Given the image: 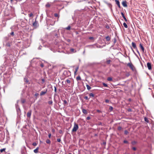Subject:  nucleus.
Here are the masks:
<instances>
[{"label": "nucleus", "instance_id": "obj_1", "mask_svg": "<svg viewBox=\"0 0 154 154\" xmlns=\"http://www.w3.org/2000/svg\"><path fill=\"white\" fill-rule=\"evenodd\" d=\"M79 128V126L75 122L74 123V127L72 130V132H76Z\"/></svg>", "mask_w": 154, "mask_h": 154}, {"label": "nucleus", "instance_id": "obj_2", "mask_svg": "<svg viewBox=\"0 0 154 154\" xmlns=\"http://www.w3.org/2000/svg\"><path fill=\"white\" fill-rule=\"evenodd\" d=\"M131 44H132V46L133 47V48L134 49H135L136 50L137 53L139 54V55H140V53L138 50V49L136 46V44L134 42H132Z\"/></svg>", "mask_w": 154, "mask_h": 154}, {"label": "nucleus", "instance_id": "obj_3", "mask_svg": "<svg viewBox=\"0 0 154 154\" xmlns=\"http://www.w3.org/2000/svg\"><path fill=\"white\" fill-rule=\"evenodd\" d=\"M36 18L37 17H36L35 18V21L32 24L33 26H34L35 28L37 27L38 26V22L36 21Z\"/></svg>", "mask_w": 154, "mask_h": 154}, {"label": "nucleus", "instance_id": "obj_4", "mask_svg": "<svg viewBox=\"0 0 154 154\" xmlns=\"http://www.w3.org/2000/svg\"><path fill=\"white\" fill-rule=\"evenodd\" d=\"M127 65L129 66L133 71L134 70V66L132 64L128 63Z\"/></svg>", "mask_w": 154, "mask_h": 154}, {"label": "nucleus", "instance_id": "obj_5", "mask_svg": "<svg viewBox=\"0 0 154 154\" xmlns=\"http://www.w3.org/2000/svg\"><path fill=\"white\" fill-rule=\"evenodd\" d=\"M147 66L149 70H151L152 69V66L151 63L148 62L147 63Z\"/></svg>", "mask_w": 154, "mask_h": 154}, {"label": "nucleus", "instance_id": "obj_6", "mask_svg": "<svg viewBox=\"0 0 154 154\" xmlns=\"http://www.w3.org/2000/svg\"><path fill=\"white\" fill-rule=\"evenodd\" d=\"M32 113V110H29L26 114L28 118H30Z\"/></svg>", "mask_w": 154, "mask_h": 154}, {"label": "nucleus", "instance_id": "obj_7", "mask_svg": "<svg viewBox=\"0 0 154 154\" xmlns=\"http://www.w3.org/2000/svg\"><path fill=\"white\" fill-rule=\"evenodd\" d=\"M96 44H94L93 45H88L86 46V47H88L89 48H96L95 46Z\"/></svg>", "mask_w": 154, "mask_h": 154}, {"label": "nucleus", "instance_id": "obj_8", "mask_svg": "<svg viewBox=\"0 0 154 154\" xmlns=\"http://www.w3.org/2000/svg\"><path fill=\"white\" fill-rule=\"evenodd\" d=\"M122 4L124 7H127L126 1H123L122 2Z\"/></svg>", "mask_w": 154, "mask_h": 154}, {"label": "nucleus", "instance_id": "obj_9", "mask_svg": "<svg viewBox=\"0 0 154 154\" xmlns=\"http://www.w3.org/2000/svg\"><path fill=\"white\" fill-rule=\"evenodd\" d=\"M139 47H140V49L142 50V52H144V47H143V46H142L141 44L140 43L139 44Z\"/></svg>", "mask_w": 154, "mask_h": 154}, {"label": "nucleus", "instance_id": "obj_10", "mask_svg": "<svg viewBox=\"0 0 154 154\" xmlns=\"http://www.w3.org/2000/svg\"><path fill=\"white\" fill-rule=\"evenodd\" d=\"M115 2L116 3V5H118V7L119 8H120L121 7H120V2H119V1L118 0H115Z\"/></svg>", "mask_w": 154, "mask_h": 154}, {"label": "nucleus", "instance_id": "obj_11", "mask_svg": "<svg viewBox=\"0 0 154 154\" xmlns=\"http://www.w3.org/2000/svg\"><path fill=\"white\" fill-rule=\"evenodd\" d=\"M47 92V91H42L40 93V95L42 96L45 94Z\"/></svg>", "mask_w": 154, "mask_h": 154}, {"label": "nucleus", "instance_id": "obj_12", "mask_svg": "<svg viewBox=\"0 0 154 154\" xmlns=\"http://www.w3.org/2000/svg\"><path fill=\"white\" fill-rule=\"evenodd\" d=\"M17 111L18 113H20V110L19 107L16 106Z\"/></svg>", "mask_w": 154, "mask_h": 154}, {"label": "nucleus", "instance_id": "obj_13", "mask_svg": "<svg viewBox=\"0 0 154 154\" xmlns=\"http://www.w3.org/2000/svg\"><path fill=\"white\" fill-rule=\"evenodd\" d=\"M106 3L107 4V6L110 8V9H111L112 8V5H111V4L110 3H108L107 2H106Z\"/></svg>", "mask_w": 154, "mask_h": 154}, {"label": "nucleus", "instance_id": "obj_14", "mask_svg": "<svg viewBox=\"0 0 154 154\" xmlns=\"http://www.w3.org/2000/svg\"><path fill=\"white\" fill-rule=\"evenodd\" d=\"M63 105L64 106H66L68 104L67 102V101L66 100H63Z\"/></svg>", "mask_w": 154, "mask_h": 154}, {"label": "nucleus", "instance_id": "obj_15", "mask_svg": "<svg viewBox=\"0 0 154 154\" xmlns=\"http://www.w3.org/2000/svg\"><path fill=\"white\" fill-rule=\"evenodd\" d=\"M82 112L85 114H87V112L86 109H82Z\"/></svg>", "mask_w": 154, "mask_h": 154}, {"label": "nucleus", "instance_id": "obj_16", "mask_svg": "<svg viewBox=\"0 0 154 154\" xmlns=\"http://www.w3.org/2000/svg\"><path fill=\"white\" fill-rule=\"evenodd\" d=\"M39 149V147H37L36 149L34 150V152L35 153H37L38 152V149Z\"/></svg>", "mask_w": 154, "mask_h": 154}, {"label": "nucleus", "instance_id": "obj_17", "mask_svg": "<svg viewBox=\"0 0 154 154\" xmlns=\"http://www.w3.org/2000/svg\"><path fill=\"white\" fill-rule=\"evenodd\" d=\"M79 69V67L78 66L76 67L75 69V71L74 72V74L75 75L76 74V72H77L78 69Z\"/></svg>", "mask_w": 154, "mask_h": 154}, {"label": "nucleus", "instance_id": "obj_18", "mask_svg": "<svg viewBox=\"0 0 154 154\" xmlns=\"http://www.w3.org/2000/svg\"><path fill=\"white\" fill-rule=\"evenodd\" d=\"M76 80H77V81H78V80H81V77H80V76L79 75L76 78Z\"/></svg>", "mask_w": 154, "mask_h": 154}, {"label": "nucleus", "instance_id": "obj_19", "mask_svg": "<svg viewBox=\"0 0 154 154\" xmlns=\"http://www.w3.org/2000/svg\"><path fill=\"white\" fill-rule=\"evenodd\" d=\"M70 51L72 52H75L76 51L73 48H71L70 49Z\"/></svg>", "mask_w": 154, "mask_h": 154}, {"label": "nucleus", "instance_id": "obj_20", "mask_svg": "<svg viewBox=\"0 0 154 154\" xmlns=\"http://www.w3.org/2000/svg\"><path fill=\"white\" fill-rule=\"evenodd\" d=\"M95 47H96V48H101V46L100 45H98L97 44H96V46H95Z\"/></svg>", "mask_w": 154, "mask_h": 154}, {"label": "nucleus", "instance_id": "obj_21", "mask_svg": "<svg viewBox=\"0 0 154 154\" xmlns=\"http://www.w3.org/2000/svg\"><path fill=\"white\" fill-rule=\"evenodd\" d=\"M86 87L88 90H89L91 89V87L88 85H86Z\"/></svg>", "mask_w": 154, "mask_h": 154}, {"label": "nucleus", "instance_id": "obj_22", "mask_svg": "<svg viewBox=\"0 0 154 154\" xmlns=\"http://www.w3.org/2000/svg\"><path fill=\"white\" fill-rule=\"evenodd\" d=\"M123 26L125 28H127L128 26L127 24L125 23H124L123 24Z\"/></svg>", "mask_w": 154, "mask_h": 154}, {"label": "nucleus", "instance_id": "obj_23", "mask_svg": "<svg viewBox=\"0 0 154 154\" xmlns=\"http://www.w3.org/2000/svg\"><path fill=\"white\" fill-rule=\"evenodd\" d=\"M106 40L107 41H109L110 40V37L109 36H107L106 37Z\"/></svg>", "mask_w": 154, "mask_h": 154}, {"label": "nucleus", "instance_id": "obj_24", "mask_svg": "<svg viewBox=\"0 0 154 154\" xmlns=\"http://www.w3.org/2000/svg\"><path fill=\"white\" fill-rule=\"evenodd\" d=\"M107 80L108 81H112V78L111 77L108 78Z\"/></svg>", "mask_w": 154, "mask_h": 154}, {"label": "nucleus", "instance_id": "obj_25", "mask_svg": "<svg viewBox=\"0 0 154 154\" xmlns=\"http://www.w3.org/2000/svg\"><path fill=\"white\" fill-rule=\"evenodd\" d=\"M66 82L68 84H70V80L69 79H67L66 81Z\"/></svg>", "mask_w": 154, "mask_h": 154}, {"label": "nucleus", "instance_id": "obj_26", "mask_svg": "<svg viewBox=\"0 0 154 154\" xmlns=\"http://www.w3.org/2000/svg\"><path fill=\"white\" fill-rule=\"evenodd\" d=\"M46 143H48V144H50L51 143V141L49 139L47 140H46Z\"/></svg>", "mask_w": 154, "mask_h": 154}, {"label": "nucleus", "instance_id": "obj_27", "mask_svg": "<svg viewBox=\"0 0 154 154\" xmlns=\"http://www.w3.org/2000/svg\"><path fill=\"white\" fill-rule=\"evenodd\" d=\"M71 27L69 26H68L67 27L65 28V29L67 30H69L70 29Z\"/></svg>", "mask_w": 154, "mask_h": 154}, {"label": "nucleus", "instance_id": "obj_28", "mask_svg": "<svg viewBox=\"0 0 154 154\" xmlns=\"http://www.w3.org/2000/svg\"><path fill=\"white\" fill-rule=\"evenodd\" d=\"M48 103L50 105H52L53 103V101L52 100L49 101L48 102Z\"/></svg>", "mask_w": 154, "mask_h": 154}, {"label": "nucleus", "instance_id": "obj_29", "mask_svg": "<svg viewBox=\"0 0 154 154\" xmlns=\"http://www.w3.org/2000/svg\"><path fill=\"white\" fill-rule=\"evenodd\" d=\"M113 108L112 106H110L109 109V110L110 111H112L113 110Z\"/></svg>", "mask_w": 154, "mask_h": 154}, {"label": "nucleus", "instance_id": "obj_30", "mask_svg": "<svg viewBox=\"0 0 154 154\" xmlns=\"http://www.w3.org/2000/svg\"><path fill=\"white\" fill-rule=\"evenodd\" d=\"M45 6L46 7H49L50 6V5L49 3H48L46 4Z\"/></svg>", "mask_w": 154, "mask_h": 154}, {"label": "nucleus", "instance_id": "obj_31", "mask_svg": "<svg viewBox=\"0 0 154 154\" xmlns=\"http://www.w3.org/2000/svg\"><path fill=\"white\" fill-rule=\"evenodd\" d=\"M89 95L90 96L92 97H94V94L92 93H90L89 94Z\"/></svg>", "mask_w": 154, "mask_h": 154}, {"label": "nucleus", "instance_id": "obj_32", "mask_svg": "<svg viewBox=\"0 0 154 154\" xmlns=\"http://www.w3.org/2000/svg\"><path fill=\"white\" fill-rule=\"evenodd\" d=\"M128 133V131L127 130H125V131H124V134H125L127 135V134Z\"/></svg>", "mask_w": 154, "mask_h": 154}, {"label": "nucleus", "instance_id": "obj_33", "mask_svg": "<svg viewBox=\"0 0 154 154\" xmlns=\"http://www.w3.org/2000/svg\"><path fill=\"white\" fill-rule=\"evenodd\" d=\"M103 85L105 87H108L107 85L105 83H103Z\"/></svg>", "mask_w": 154, "mask_h": 154}, {"label": "nucleus", "instance_id": "obj_34", "mask_svg": "<svg viewBox=\"0 0 154 154\" xmlns=\"http://www.w3.org/2000/svg\"><path fill=\"white\" fill-rule=\"evenodd\" d=\"M5 148H3L2 149H1L0 150V151L1 152H2L3 151H5Z\"/></svg>", "mask_w": 154, "mask_h": 154}, {"label": "nucleus", "instance_id": "obj_35", "mask_svg": "<svg viewBox=\"0 0 154 154\" xmlns=\"http://www.w3.org/2000/svg\"><path fill=\"white\" fill-rule=\"evenodd\" d=\"M133 145H134L136 143V142L135 141H133L131 143Z\"/></svg>", "mask_w": 154, "mask_h": 154}, {"label": "nucleus", "instance_id": "obj_36", "mask_svg": "<svg viewBox=\"0 0 154 154\" xmlns=\"http://www.w3.org/2000/svg\"><path fill=\"white\" fill-rule=\"evenodd\" d=\"M54 15L55 16V17H59V16H58V14H57V13H55L54 14Z\"/></svg>", "mask_w": 154, "mask_h": 154}, {"label": "nucleus", "instance_id": "obj_37", "mask_svg": "<svg viewBox=\"0 0 154 154\" xmlns=\"http://www.w3.org/2000/svg\"><path fill=\"white\" fill-rule=\"evenodd\" d=\"M24 81L25 82H26V83H28V82H29V81L28 80H27V79H26V78H24Z\"/></svg>", "mask_w": 154, "mask_h": 154}, {"label": "nucleus", "instance_id": "obj_38", "mask_svg": "<svg viewBox=\"0 0 154 154\" xmlns=\"http://www.w3.org/2000/svg\"><path fill=\"white\" fill-rule=\"evenodd\" d=\"M28 15L29 17H31L33 15V14L32 13H31L30 14H29Z\"/></svg>", "mask_w": 154, "mask_h": 154}, {"label": "nucleus", "instance_id": "obj_39", "mask_svg": "<svg viewBox=\"0 0 154 154\" xmlns=\"http://www.w3.org/2000/svg\"><path fill=\"white\" fill-rule=\"evenodd\" d=\"M111 62L110 60H108L106 61V63L108 64H109Z\"/></svg>", "mask_w": 154, "mask_h": 154}, {"label": "nucleus", "instance_id": "obj_40", "mask_svg": "<svg viewBox=\"0 0 154 154\" xmlns=\"http://www.w3.org/2000/svg\"><path fill=\"white\" fill-rule=\"evenodd\" d=\"M84 98L86 100H88L89 99V98H88V97L87 96H85L84 97Z\"/></svg>", "mask_w": 154, "mask_h": 154}, {"label": "nucleus", "instance_id": "obj_41", "mask_svg": "<svg viewBox=\"0 0 154 154\" xmlns=\"http://www.w3.org/2000/svg\"><path fill=\"white\" fill-rule=\"evenodd\" d=\"M37 145V143L35 142H34L33 143L32 145L33 146H36Z\"/></svg>", "mask_w": 154, "mask_h": 154}, {"label": "nucleus", "instance_id": "obj_42", "mask_svg": "<svg viewBox=\"0 0 154 154\" xmlns=\"http://www.w3.org/2000/svg\"><path fill=\"white\" fill-rule=\"evenodd\" d=\"M89 39L90 40H93L94 39V38L93 37H90L89 38Z\"/></svg>", "mask_w": 154, "mask_h": 154}, {"label": "nucleus", "instance_id": "obj_43", "mask_svg": "<svg viewBox=\"0 0 154 154\" xmlns=\"http://www.w3.org/2000/svg\"><path fill=\"white\" fill-rule=\"evenodd\" d=\"M122 129V127L121 126H119L118 127V129L119 130H121Z\"/></svg>", "mask_w": 154, "mask_h": 154}, {"label": "nucleus", "instance_id": "obj_44", "mask_svg": "<svg viewBox=\"0 0 154 154\" xmlns=\"http://www.w3.org/2000/svg\"><path fill=\"white\" fill-rule=\"evenodd\" d=\"M106 29H109V25H107L106 26Z\"/></svg>", "mask_w": 154, "mask_h": 154}, {"label": "nucleus", "instance_id": "obj_45", "mask_svg": "<svg viewBox=\"0 0 154 154\" xmlns=\"http://www.w3.org/2000/svg\"><path fill=\"white\" fill-rule=\"evenodd\" d=\"M121 14L122 17H125L124 14L123 12H121Z\"/></svg>", "mask_w": 154, "mask_h": 154}, {"label": "nucleus", "instance_id": "obj_46", "mask_svg": "<svg viewBox=\"0 0 154 154\" xmlns=\"http://www.w3.org/2000/svg\"><path fill=\"white\" fill-rule=\"evenodd\" d=\"M105 102L106 103H108L109 102V100H108V99H106V100H105Z\"/></svg>", "mask_w": 154, "mask_h": 154}, {"label": "nucleus", "instance_id": "obj_47", "mask_svg": "<svg viewBox=\"0 0 154 154\" xmlns=\"http://www.w3.org/2000/svg\"><path fill=\"white\" fill-rule=\"evenodd\" d=\"M25 101H26L24 99L23 100H21V102L22 103H25Z\"/></svg>", "mask_w": 154, "mask_h": 154}, {"label": "nucleus", "instance_id": "obj_48", "mask_svg": "<svg viewBox=\"0 0 154 154\" xmlns=\"http://www.w3.org/2000/svg\"><path fill=\"white\" fill-rule=\"evenodd\" d=\"M123 142H124V143H128V141L126 140H124L123 141Z\"/></svg>", "mask_w": 154, "mask_h": 154}, {"label": "nucleus", "instance_id": "obj_49", "mask_svg": "<svg viewBox=\"0 0 154 154\" xmlns=\"http://www.w3.org/2000/svg\"><path fill=\"white\" fill-rule=\"evenodd\" d=\"M144 119H145V121L146 122H148V119L147 118H144Z\"/></svg>", "mask_w": 154, "mask_h": 154}, {"label": "nucleus", "instance_id": "obj_50", "mask_svg": "<svg viewBox=\"0 0 154 154\" xmlns=\"http://www.w3.org/2000/svg\"><path fill=\"white\" fill-rule=\"evenodd\" d=\"M57 142H60L61 141V140L59 138V139H57Z\"/></svg>", "mask_w": 154, "mask_h": 154}, {"label": "nucleus", "instance_id": "obj_51", "mask_svg": "<svg viewBox=\"0 0 154 154\" xmlns=\"http://www.w3.org/2000/svg\"><path fill=\"white\" fill-rule=\"evenodd\" d=\"M132 51H133V53H134V54L135 55H136L137 57H138V56H137V55L136 54V53H135V52H134V50H133V49H132Z\"/></svg>", "mask_w": 154, "mask_h": 154}, {"label": "nucleus", "instance_id": "obj_52", "mask_svg": "<svg viewBox=\"0 0 154 154\" xmlns=\"http://www.w3.org/2000/svg\"><path fill=\"white\" fill-rule=\"evenodd\" d=\"M90 118H90V117H89V116H88V117H87L86 119H87V120H89V119H90Z\"/></svg>", "mask_w": 154, "mask_h": 154}, {"label": "nucleus", "instance_id": "obj_53", "mask_svg": "<svg viewBox=\"0 0 154 154\" xmlns=\"http://www.w3.org/2000/svg\"><path fill=\"white\" fill-rule=\"evenodd\" d=\"M132 149L134 151H135L136 150V148L135 147H133L132 148Z\"/></svg>", "mask_w": 154, "mask_h": 154}, {"label": "nucleus", "instance_id": "obj_54", "mask_svg": "<svg viewBox=\"0 0 154 154\" xmlns=\"http://www.w3.org/2000/svg\"><path fill=\"white\" fill-rule=\"evenodd\" d=\"M123 18L124 19V20H125V21L126 22H127V20L126 18V17H125Z\"/></svg>", "mask_w": 154, "mask_h": 154}, {"label": "nucleus", "instance_id": "obj_55", "mask_svg": "<svg viewBox=\"0 0 154 154\" xmlns=\"http://www.w3.org/2000/svg\"><path fill=\"white\" fill-rule=\"evenodd\" d=\"M54 92H56V91H57V88H56L55 86L54 87Z\"/></svg>", "mask_w": 154, "mask_h": 154}, {"label": "nucleus", "instance_id": "obj_56", "mask_svg": "<svg viewBox=\"0 0 154 154\" xmlns=\"http://www.w3.org/2000/svg\"><path fill=\"white\" fill-rule=\"evenodd\" d=\"M11 35H14V32H12L11 33Z\"/></svg>", "mask_w": 154, "mask_h": 154}, {"label": "nucleus", "instance_id": "obj_57", "mask_svg": "<svg viewBox=\"0 0 154 154\" xmlns=\"http://www.w3.org/2000/svg\"><path fill=\"white\" fill-rule=\"evenodd\" d=\"M38 93H36L35 94V95L36 96H38Z\"/></svg>", "mask_w": 154, "mask_h": 154}, {"label": "nucleus", "instance_id": "obj_58", "mask_svg": "<svg viewBox=\"0 0 154 154\" xmlns=\"http://www.w3.org/2000/svg\"><path fill=\"white\" fill-rule=\"evenodd\" d=\"M42 47L41 46H39L38 48V49H39V50H40L41 49V47Z\"/></svg>", "mask_w": 154, "mask_h": 154}, {"label": "nucleus", "instance_id": "obj_59", "mask_svg": "<svg viewBox=\"0 0 154 154\" xmlns=\"http://www.w3.org/2000/svg\"><path fill=\"white\" fill-rule=\"evenodd\" d=\"M51 137V134H48V137L49 138H50Z\"/></svg>", "mask_w": 154, "mask_h": 154}, {"label": "nucleus", "instance_id": "obj_60", "mask_svg": "<svg viewBox=\"0 0 154 154\" xmlns=\"http://www.w3.org/2000/svg\"><path fill=\"white\" fill-rule=\"evenodd\" d=\"M41 66L42 67H43L44 66V65L43 64H41Z\"/></svg>", "mask_w": 154, "mask_h": 154}, {"label": "nucleus", "instance_id": "obj_61", "mask_svg": "<svg viewBox=\"0 0 154 154\" xmlns=\"http://www.w3.org/2000/svg\"><path fill=\"white\" fill-rule=\"evenodd\" d=\"M52 131L54 132L55 131V130L54 129H52Z\"/></svg>", "mask_w": 154, "mask_h": 154}, {"label": "nucleus", "instance_id": "obj_62", "mask_svg": "<svg viewBox=\"0 0 154 154\" xmlns=\"http://www.w3.org/2000/svg\"><path fill=\"white\" fill-rule=\"evenodd\" d=\"M62 131L61 130H60L59 131V133H62Z\"/></svg>", "mask_w": 154, "mask_h": 154}, {"label": "nucleus", "instance_id": "obj_63", "mask_svg": "<svg viewBox=\"0 0 154 154\" xmlns=\"http://www.w3.org/2000/svg\"><path fill=\"white\" fill-rule=\"evenodd\" d=\"M97 112H100V111L99 110H97Z\"/></svg>", "mask_w": 154, "mask_h": 154}, {"label": "nucleus", "instance_id": "obj_64", "mask_svg": "<svg viewBox=\"0 0 154 154\" xmlns=\"http://www.w3.org/2000/svg\"><path fill=\"white\" fill-rule=\"evenodd\" d=\"M68 42H70V40L69 39H68Z\"/></svg>", "mask_w": 154, "mask_h": 154}]
</instances>
